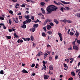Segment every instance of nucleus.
<instances>
[{
  "instance_id": "nucleus-1",
  "label": "nucleus",
  "mask_w": 80,
  "mask_h": 80,
  "mask_svg": "<svg viewBox=\"0 0 80 80\" xmlns=\"http://www.w3.org/2000/svg\"><path fill=\"white\" fill-rule=\"evenodd\" d=\"M58 9V7L53 5H51L48 6L47 8V11L49 13H52V11H56Z\"/></svg>"
},
{
  "instance_id": "nucleus-2",
  "label": "nucleus",
  "mask_w": 80,
  "mask_h": 80,
  "mask_svg": "<svg viewBox=\"0 0 80 80\" xmlns=\"http://www.w3.org/2000/svg\"><path fill=\"white\" fill-rule=\"evenodd\" d=\"M54 3L55 4H56V5H62L63 7H65L64 6V5H63V4H62V3L60 2H58V3L56 1H54Z\"/></svg>"
},
{
  "instance_id": "nucleus-3",
  "label": "nucleus",
  "mask_w": 80,
  "mask_h": 80,
  "mask_svg": "<svg viewBox=\"0 0 80 80\" xmlns=\"http://www.w3.org/2000/svg\"><path fill=\"white\" fill-rule=\"evenodd\" d=\"M16 19L14 18H12L13 22L14 23H18V19L17 18H16Z\"/></svg>"
},
{
  "instance_id": "nucleus-4",
  "label": "nucleus",
  "mask_w": 80,
  "mask_h": 80,
  "mask_svg": "<svg viewBox=\"0 0 80 80\" xmlns=\"http://www.w3.org/2000/svg\"><path fill=\"white\" fill-rule=\"evenodd\" d=\"M58 35L60 38V40L61 41H62V40H63V38H62V34L60 32H58Z\"/></svg>"
},
{
  "instance_id": "nucleus-5",
  "label": "nucleus",
  "mask_w": 80,
  "mask_h": 80,
  "mask_svg": "<svg viewBox=\"0 0 80 80\" xmlns=\"http://www.w3.org/2000/svg\"><path fill=\"white\" fill-rule=\"evenodd\" d=\"M73 50L78 51V47H77V46H73Z\"/></svg>"
},
{
  "instance_id": "nucleus-6",
  "label": "nucleus",
  "mask_w": 80,
  "mask_h": 80,
  "mask_svg": "<svg viewBox=\"0 0 80 80\" xmlns=\"http://www.w3.org/2000/svg\"><path fill=\"white\" fill-rule=\"evenodd\" d=\"M21 72H22V73H28V72L27 71V70H26L25 69H23Z\"/></svg>"
},
{
  "instance_id": "nucleus-7",
  "label": "nucleus",
  "mask_w": 80,
  "mask_h": 80,
  "mask_svg": "<svg viewBox=\"0 0 80 80\" xmlns=\"http://www.w3.org/2000/svg\"><path fill=\"white\" fill-rule=\"evenodd\" d=\"M33 28H37L38 27V24H33Z\"/></svg>"
},
{
  "instance_id": "nucleus-8",
  "label": "nucleus",
  "mask_w": 80,
  "mask_h": 80,
  "mask_svg": "<svg viewBox=\"0 0 80 80\" xmlns=\"http://www.w3.org/2000/svg\"><path fill=\"white\" fill-rule=\"evenodd\" d=\"M47 28L48 30H50V28H52V26L50 25H47Z\"/></svg>"
},
{
  "instance_id": "nucleus-9",
  "label": "nucleus",
  "mask_w": 80,
  "mask_h": 80,
  "mask_svg": "<svg viewBox=\"0 0 80 80\" xmlns=\"http://www.w3.org/2000/svg\"><path fill=\"white\" fill-rule=\"evenodd\" d=\"M61 2L62 3H63L64 4H69V3H70V2H65L63 1H61Z\"/></svg>"
},
{
  "instance_id": "nucleus-10",
  "label": "nucleus",
  "mask_w": 80,
  "mask_h": 80,
  "mask_svg": "<svg viewBox=\"0 0 80 80\" xmlns=\"http://www.w3.org/2000/svg\"><path fill=\"white\" fill-rule=\"evenodd\" d=\"M42 63L44 65L43 66L44 67V69L45 70H46V66H45V62L44 61H43Z\"/></svg>"
},
{
  "instance_id": "nucleus-11",
  "label": "nucleus",
  "mask_w": 80,
  "mask_h": 80,
  "mask_svg": "<svg viewBox=\"0 0 80 80\" xmlns=\"http://www.w3.org/2000/svg\"><path fill=\"white\" fill-rule=\"evenodd\" d=\"M48 75H44V78L45 80H47V79L48 78Z\"/></svg>"
},
{
  "instance_id": "nucleus-12",
  "label": "nucleus",
  "mask_w": 80,
  "mask_h": 80,
  "mask_svg": "<svg viewBox=\"0 0 80 80\" xmlns=\"http://www.w3.org/2000/svg\"><path fill=\"white\" fill-rule=\"evenodd\" d=\"M21 28H26V27H27V26L25 24H23V25L21 26Z\"/></svg>"
},
{
  "instance_id": "nucleus-13",
  "label": "nucleus",
  "mask_w": 80,
  "mask_h": 80,
  "mask_svg": "<svg viewBox=\"0 0 80 80\" xmlns=\"http://www.w3.org/2000/svg\"><path fill=\"white\" fill-rule=\"evenodd\" d=\"M17 42L18 43H20V42H21V43H23V41L22 39L20 40V39H19L18 40Z\"/></svg>"
},
{
  "instance_id": "nucleus-14",
  "label": "nucleus",
  "mask_w": 80,
  "mask_h": 80,
  "mask_svg": "<svg viewBox=\"0 0 80 80\" xmlns=\"http://www.w3.org/2000/svg\"><path fill=\"white\" fill-rule=\"evenodd\" d=\"M54 22L56 23V24H58V23H59V22L58 21H57V19H54Z\"/></svg>"
},
{
  "instance_id": "nucleus-15",
  "label": "nucleus",
  "mask_w": 80,
  "mask_h": 80,
  "mask_svg": "<svg viewBox=\"0 0 80 80\" xmlns=\"http://www.w3.org/2000/svg\"><path fill=\"white\" fill-rule=\"evenodd\" d=\"M25 17L26 19H29V18H30V16H29L28 15L27 16L25 15Z\"/></svg>"
},
{
  "instance_id": "nucleus-16",
  "label": "nucleus",
  "mask_w": 80,
  "mask_h": 80,
  "mask_svg": "<svg viewBox=\"0 0 80 80\" xmlns=\"http://www.w3.org/2000/svg\"><path fill=\"white\" fill-rule=\"evenodd\" d=\"M27 21V23H29L31 22V19L26 20Z\"/></svg>"
},
{
  "instance_id": "nucleus-17",
  "label": "nucleus",
  "mask_w": 80,
  "mask_h": 80,
  "mask_svg": "<svg viewBox=\"0 0 80 80\" xmlns=\"http://www.w3.org/2000/svg\"><path fill=\"white\" fill-rule=\"evenodd\" d=\"M71 75H72L73 77H74L75 75V72L73 71L71 72Z\"/></svg>"
},
{
  "instance_id": "nucleus-18",
  "label": "nucleus",
  "mask_w": 80,
  "mask_h": 80,
  "mask_svg": "<svg viewBox=\"0 0 80 80\" xmlns=\"http://www.w3.org/2000/svg\"><path fill=\"white\" fill-rule=\"evenodd\" d=\"M49 69L51 70H53V65H51L49 66Z\"/></svg>"
},
{
  "instance_id": "nucleus-19",
  "label": "nucleus",
  "mask_w": 80,
  "mask_h": 80,
  "mask_svg": "<svg viewBox=\"0 0 80 80\" xmlns=\"http://www.w3.org/2000/svg\"><path fill=\"white\" fill-rule=\"evenodd\" d=\"M6 37L9 40H10L11 38H12V37L11 36H6Z\"/></svg>"
},
{
  "instance_id": "nucleus-20",
  "label": "nucleus",
  "mask_w": 80,
  "mask_h": 80,
  "mask_svg": "<svg viewBox=\"0 0 80 80\" xmlns=\"http://www.w3.org/2000/svg\"><path fill=\"white\" fill-rule=\"evenodd\" d=\"M42 37H46L47 35H46L45 33H44V32H42Z\"/></svg>"
},
{
  "instance_id": "nucleus-21",
  "label": "nucleus",
  "mask_w": 80,
  "mask_h": 80,
  "mask_svg": "<svg viewBox=\"0 0 80 80\" xmlns=\"http://www.w3.org/2000/svg\"><path fill=\"white\" fill-rule=\"evenodd\" d=\"M14 36L16 38H18V36L17 35V33H14Z\"/></svg>"
},
{
  "instance_id": "nucleus-22",
  "label": "nucleus",
  "mask_w": 80,
  "mask_h": 80,
  "mask_svg": "<svg viewBox=\"0 0 80 80\" xmlns=\"http://www.w3.org/2000/svg\"><path fill=\"white\" fill-rule=\"evenodd\" d=\"M60 10H61V11H62V12H64L63 11V7H62V8H60Z\"/></svg>"
},
{
  "instance_id": "nucleus-23",
  "label": "nucleus",
  "mask_w": 80,
  "mask_h": 80,
  "mask_svg": "<svg viewBox=\"0 0 80 80\" xmlns=\"http://www.w3.org/2000/svg\"><path fill=\"white\" fill-rule=\"evenodd\" d=\"M75 35L76 37H78L79 34L78 32H76V33H75Z\"/></svg>"
},
{
  "instance_id": "nucleus-24",
  "label": "nucleus",
  "mask_w": 80,
  "mask_h": 80,
  "mask_svg": "<svg viewBox=\"0 0 80 80\" xmlns=\"http://www.w3.org/2000/svg\"><path fill=\"white\" fill-rule=\"evenodd\" d=\"M74 34V33H73L72 32H70V35H71V36H72V35H73Z\"/></svg>"
},
{
  "instance_id": "nucleus-25",
  "label": "nucleus",
  "mask_w": 80,
  "mask_h": 80,
  "mask_svg": "<svg viewBox=\"0 0 80 80\" xmlns=\"http://www.w3.org/2000/svg\"><path fill=\"white\" fill-rule=\"evenodd\" d=\"M0 74H1V75H3V74H4V73H3V71L2 70L0 72Z\"/></svg>"
},
{
  "instance_id": "nucleus-26",
  "label": "nucleus",
  "mask_w": 80,
  "mask_h": 80,
  "mask_svg": "<svg viewBox=\"0 0 80 80\" xmlns=\"http://www.w3.org/2000/svg\"><path fill=\"white\" fill-rule=\"evenodd\" d=\"M45 2H41L40 4L42 6H43L45 5Z\"/></svg>"
},
{
  "instance_id": "nucleus-27",
  "label": "nucleus",
  "mask_w": 80,
  "mask_h": 80,
  "mask_svg": "<svg viewBox=\"0 0 80 80\" xmlns=\"http://www.w3.org/2000/svg\"><path fill=\"white\" fill-rule=\"evenodd\" d=\"M48 74H49L50 75H52V74H53V72H50V71L49 70Z\"/></svg>"
},
{
  "instance_id": "nucleus-28",
  "label": "nucleus",
  "mask_w": 80,
  "mask_h": 80,
  "mask_svg": "<svg viewBox=\"0 0 80 80\" xmlns=\"http://www.w3.org/2000/svg\"><path fill=\"white\" fill-rule=\"evenodd\" d=\"M48 33L49 35H50V34H52V32H51V31H48Z\"/></svg>"
},
{
  "instance_id": "nucleus-29",
  "label": "nucleus",
  "mask_w": 80,
  "mask_h": 80,
  "mask_svg": "<svg viewBox=\"0 0 80 80\" xmlns=\"http://www.w3.org/2000/svg\"><path fill=\"white\" fill-rule=\"evenodd\" d=\"M32 32H35V28H32Z\"/></svg>"
},
{
  "instance_id": "nucleus-30",
  "label": "nucleus",
  "mask_w": 80,
  "mask_h": 80,
  "mask_svg": "<svg viewBox=\"0 0 80 80\" xmlns=\"http://www.w3.org/2000/svg\"><path fill=\"white\" fill-rule=\"evenodd\" d=\"M26 41H30V39L29 38H26Z\"/></svg>"
},
{
  "instance_id": "nucleus-31",
  "label": "nucleus",
  "mask_w": 80,
  "mask_h": 80,
  "mask_svg": "<svg viewBox=\"0 0 80 80\" xmlns=\"http://www.w3.org/2000/svg\"><path fill=\"white\" fill-rule=\"evenodd\" d=\"M43 29L44 30L45 32H47V28L46 27H44L43 28Z\"/></svg>"
},
{
  "instance_id": "nucleus-32",
  "label": "nucleus",
  "mask_w": 80,
  "mask_h": 80,
  "mask_svg": "<svg viewBox=\"0 0 80 80\" xmlns=\"http://www.w3.org/2000/svg\"><path fill=\"white\" fill-rule=\"evenodd\" d=\"M61 21H62V22H64V23H65L66 22H67V20L64 19L63 20H62Z\"/></svg>"
},
{
  "instance_id": "nucleus-33",
  "label": "nucleus",
  "mask_w": 80,
  "mask_h": 80,
  "mask_svg": "<svg viewBox=\"0 0 80 80\" xmlns=\"http://www.w3.org/2000/svg\"><path fill=\"white\" fill-rule=\"evenodd\" d=\"M27 20H26V21H24L23 22V24H26L27 23Z\"/></svg>"
},
{
  "instance_id": "nucleus-34",
  "label": "nucleus",
  "mask_w": 80,
  "mask_h": 80,
  "mask_svg": "<svg viewBox=\"0 0 80 80\" xmlns=\"http://www.w3.org/2000/svg\"><path fill=\"white\" fill-rule=\"evenodd\" d=\"M31 40H32V41H33V37L32 36H31Z\"/></svg>"
},
{
  "instance_id": "nucleus-35",
  "label": "nucleus",
  "mask_w": 80,
  "mask_h": 80,
  "mask_svg": "<svg viewBox=\"0 0 80 80\" xmlns=\"http://www.w3.org/2000/svg\"><path fill=\"white\" fill-rule=\"evenodd\" d=\"M70 60H71V61H72V62H73L74 60V58H70Z\"/></svg>"
},
{
  "instance_id": "nucleus-36",
  "label": "nucleus",
  "mask_w": 80,
  "mask_h": 80,
  "mask_svg": "<svg viewBox=\"0 0 80 80\" xmlns=\"http://www.w3.org/2000/svg\"><path fill=\"white\" fill-rule=\"evenodd\" d=\"M49 24L50 25H51V26H54V24H53V23L52 22H50Z\"/></svg>"
},
{
  "instance_id": "nucleus-37",
  "label": "nucleus",
  "mask_w": 80,
  "mask_h": 80,
  "mask_svg": "<svg viewBox=\"0 0 80 80\" xmlns=\"http://www.w3.org/2000/svg\"><path fill=\"white\" fill-rule=\"evenodd\" d=\"M9 23L10 25H11V23H12V20H11V19L9 20Z\"/></svg>"
},
{
  "instance_id": "nucleus-38",
  "label": "nucleus",
  "mask_w": 80,
  "mask_h": 80,
  "mask_svg": "<svg viewBox=\"0 0 80 80\" xmlns=\"http://www.w3.org/2000/svg\"><path fill=\"white\" fill-rule=\"evenodd\" d=\"M35 64L33 63V64H32V65H31V67L32 68H33V67H35Z\"/></svg>"
},
{
  "instance_id": "nucleus-39",
  "label": "nucleus",
  "mask_w": 80,
  "mask_h": 80,
  "mask_svg": "<svg viewBox=\"0 0 80 80\" xmlns=\"http://www.w3.org/2000/svg\"><path fill=\"white\" fill-rule=\"evenodd\" d=\"M65 8L67 10H69V9H70V8H68L67 7H65Z\"/></svg>"
},
{
  "instance_id": "nucleus-40",
  "label": "nucleus",
  "mask_w": 80,
  "mask_h": 80,
  "mask_svg": "<svg viewBox=\"0 0 80 80\" xmlns=\"http://www.w3.org/2000/svg\"><path fill=\"white\" fill-rule=\"evenodd\" d=\"M31 18L32 20H34V16H32L31 17Z\"/></svg>"
},
{
  "instance_id": "nucleus-41",
  "label": "nucleus",
  "mask_w": 80,
  "mask_h": 80,
  "mask_svg": "<svg viewBox=\"0 0 80 80\" xmlns=\"http://www.w3.org/2000/svg\"><path fill=\"white\" fill-rule=\"evenodd\" d=\"M76 15L78 17H80V14L77 13Z\"/></svg>"
},
{
  "instance_id": "nucleus-42",
  "label": "nucleus",
  "mask_w": 80,
  "mask_h": 80,
  "mask_svg": "<svg viewBox=\"0 0 80 80\" xmlns=\"http://www.w3.org/2000/svg\"><path fill=\"white\" fill-rule=\"evenodd\" d=\"M77 42L79 44H80V40H77Z\"/></svg>"
},
{
  "instance_id": "nucleus-43",
  "label": "nucleus",
  "mask_w": 80,
  "mask_h": 80,
  "mask_svg": "<svg viewBox=\"0 0 80 80\" xmlns=\"http://www.w3.org/2000/svg\"><path fill=\"white\" fill-rule=\"evenodd\" d=\"M26 1L27 2H33V1L32 0H26Z\"/></svg>"
},
{
  "instance_id": "nucleus-44",
  "label": "nucleus",
  "mask_w": 80,
  "mask_h": 80,
  "mask_svg": "<svg viewBox=\"0 0 80 80\" xmlns=\"http://www.w3.org/2000/svg\"><path fill=\"white\" fill-rule=\"evenodd\" d=\"M0 20H4V18H3V17H0Z\"/></svg>"
},
{
  "instance_id": "nucleus-45",
  "label": "nucleus",
  "mask_w": 80,
  "mask_h": 80,
  "mask_svg": "<svg viewBox=\"0 0 80 80\" xmlns=\"http://www.w3.org/2000/svg\"><path fill=\"white\" fill-rule=\"evenodd\" d=\"M67 22H68V23H72V22L70 21V20H68L67 21Z\"/></svg>"
},
{
  "instance_id": "nucleus-46",
  "label": "nucleus",
  "mask_w": 80,
  "mask_h": 80,
  "mask_svg": "<svg viewBox=\"0 0 80 80\" xmlns=\"http://www.w3.org/2000/svg\"><path fill=\"white\" fill-rule=\"evenodd\" d=\"M65 67V68H64V70H67V69H68V66H66Z\"/></svg>"
},
{
  "instance_id": "nucleus-47",
  "label": "nucleus",
  "mask_w": 80,
  "mask_h": 80,
  "mask_svg": "<svg viewBox=\"0 0 80 80\" xmlns=\"http://www.w3.org/2000/svg\"><path fill=\"white\" fill-rule=\"evenodd\" d=\"M57 58H58V55H57L55 57V60H57Z\"/></svg>"
},
{
  "instance_id": "nucleus-48",
  "label": "nucleus",
  "mask_w": 80,
  "mask_h": 80,
  "mask_svg": "<svg viewBox=\"0 0 80 80\" xmlns=\"http://www.w3.org/2000/svg\"><path fill=\"white\" fill-rule=\"evenodd\" d=\"M9 13H11V14H13V11H12V10H10V11H9Z\"/></svg>"
},
{
  "instance_id": "nucleus-49",
  "label": "nucleus",
  "mask_w": 80,
  "mask_h": 80,
  "mask_svg": "<svg viewBox=\"0 0 80 80\" xmlns=\"http://www.w3.org/2000/svg\"><path fill=\"white\" fill-rule=\"evenodd\" d=\"M8 30L9 32H12V29H9Z\"/></svg>"
},
{
  "instance_id": "nucleus-50",
  "label": "nucleus",
  "mask_w": 80,
  "mask_h": 80,
  "mask_svg": "<svg viewBox=\"0 0 80 80\" xmlns=\"http://www.w3.org/2000/svg\"><path fill=\"white\" fill-rule=\"evenodd\" d=\"M63 66L64 67H67V64L64 63V64H63Z\"/></svg>"
},
{
  "instance_id": "nucleus-51",
  "label": "nucleus",
  "mask_w": 80,
  "mask_h": 80,
  "mask_svg": "<svg viewBox=\"0 0 80 80\" xmlns=\"http://www.w3.org/2000/svg\"><path fill=\"white\" fill-rule=\"evenodd\" d=\"M32 75H33V76H35L36 74L34 72H32Z\"/></svg>"
},
{
  "instance_id": "nucleus-52",
  "label": "nucleus",
  "mask_w": 80,
  "mask_h": 80,
  "mask_svg": "<svg viewBox=\"0 0 80 80\" xmlns=\"http://www.w3.org/2000/svg\"><path fill=\"white\" fill-rule=\"evenodd\" d=\"M13 2H17V0H11Z\"/></svg>"
},
{
  "instance_id": "nucleus-53",
  "label": "nucleus",
  "mask_w": 80,
  "mask_h": 80,
  "mask_svg": "<svg viewBox=\"0 0 80 80\" xmlns=\"http://www.w3.org/2000/svg\"><path fill=\"white\" fill-rule=\"evenodd\" d=\"M49 59L50 61L52 60V57H50L49 58Z\"/></svg>"
},
{
  "instance_id": "nucleus-54",
  "label": "nucleus",
  "mask_w": 80,
  "mask_h": 80,
  "mask_svg": "<svg viewBox=\"0 0 80 80\" xmlns=\"http://www.w3.org/2000/svg\"><path fill=\"white\" fill-rule=\"evenodd\" d=\"M39 54H40V55H43L42 52L41 51L39 52Z\"/></svg>"
},
{
  "instance_id": "nucleus-55",
  "label": "nucleus",
  "mask_w": 80,
  "mask_h": 80,
  "mask_svg": "<svg viewBox=\"0 0 80 80\" xmlns=\"http://www.w3.org/2000/svg\"><path fill=\"white\" fill-rule=\"evenodd\" d=\"M72 44L73 45H74V46H75V42H74V41L73 42H72Z\"/></svg>"
},
{
  "instance_id": "nucleus-56",
  "label": "nucleus",
  "mask_w": 80,
  "mask_h": 80,
  "mask_svg": "<svg viewBox=\"0 0 80 80\" xmlns=\"http://www.w3.org/2000/svg\"><path fill=\"white\" fill-rule=\"evenodd\" d=\"M4 25H5V24H3V23H1L0 24V26H3Z\"/></svg>"
},
{
  "instance_id": "nucleus-57",
  "label": "nucleus",
  "mask_w": 80,
  "mask_h": 80,
  "mask_svg": "<svg viewBox=\"0 0 80 80\" xmlns=\"http://www.w3.org/2000/svg\"><path fill=\"white\" fill-rule=\"evenodd\" d=\"M3 28L4 29H6V28H6V27H5V25H4V26H3Z\"/></svg>"
},
{
  "instance_id": "nucleus-58",
  "label": "nucleus",
  "mask_w": 80,
  "mask_h": 80,
  "mask_svg": "<svg viewBox=\"0 0 80 80\" xmlns=\"http://www.w3.org/2000/svg\"><path fill=\"white\" fill-rule=\"evenodd\" d=\"M68 49L69 50H72L73 49H72V48H68Z\"/></svg>"
},
{
  "instance_id": "nucleus-59",
  "label": "nucleus",
  "mask_w": 80,
  "mask_h": 80,
  "mask_svg": "<svg viewBox=\"0 0 80 80\" xmlns=\"http://www.w3.org/2000/svg\"><path fill=\"white\" fill-rule=\"evenodd\" d=\"M68 80H73V78H70L68 79Z\"/></svg>"
},
{
  "instance_id": "nucleus-60",
  "label": "nucleus",
  "mask_w": 80,
  "mask_h": 80,
  "mask_svg": "<svg viewBox=\"0 0 80 80\" xmlns=\"http://www.w3.org/2000/svg\"><path fill=\"white\" fill-rule=\"evenodd\" d=\"M22 16H19V19H22Z\"/></svg>"
},
{
  "instance_id": "nucleus-61",
  "label": "nucleus",
  "mask_w": 80,
  "mask_h": 80,
  "mask_svg": "<svg viewBox=\"0 0 80 80\" xmlns=\"http://www.w3.org/2000/svg\"><path fill=\"white\" fill-rule=\"evenodd\" d=\"M42 13H45V11L44 10H43V11H42Z\"/></svg>"
},
{
  "instance_id": "nucleus-62",
  "label": "nucleus",
  "mask_w": 80,
  "mask_h": 80,
  "mask_svg": "<svg viewBox=\"0 0 80 80\" xmlns=\"http://www.w3.org/2000/svg\"><path fill=\"white\" fill-rule=\"evenodd\" d=\"M22 7H25V5L24 4H22Z\"/></svg>"
},
{
  "instance_id": "nucleus-63",
  "label": "nucleus",
  "mask_w": 80,
  "mask_h": 80,
  "mask_svg": "<svg viewBox=\"0 0 80 80\" xmlns=\"http://www.w3.org/2000/svg\"><path fill=\"white\" fill-rule=\"evenodd\" d=\"M44 55L45 56H47V55H48V54H47V52H46L44 54Z\"/></svg>"
},
{
  "instance_id": "nucleus-64",
  "label": "nucleus",
  "mask_w": 80,
  "mask_h": 80,
  "mask_svg": "<svg viewBox=\"0 0 80 80\" xmlns=\"http://www.w3.org/2000/svg\"><path fill=\"white\" fill-rule=\"evenodd\" d=\"M45 21L47 22H49V19H48L46 20Z\"/></svg>"
}]
</instances>
